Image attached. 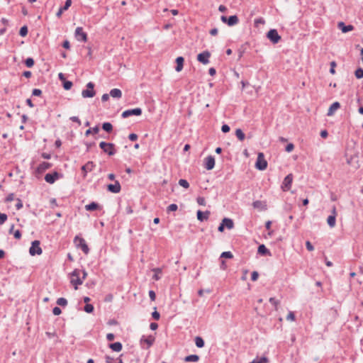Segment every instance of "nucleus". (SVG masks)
I'll return each mask as SVG.
<instances>
[{"label":"nucleus","instance_id":"obj_53","mask_svg":"<svg viewBox=\"0 0 363 363\" xmlns=\"http://www.w3.org/2000/svg\"><path fill=\"white\" fill-rule=\"evenodd\" d=\"M259 277V274L257 271H254L252 272V274H251V280L253 281H255L257 280Z\"/></svg>","mask_w":363,"mask_h":363},{"label":"nucleus","instance_id":"obj_11","mask_svg":"<svg viewBox=\"0 0 363 363\" xmlns=\"http://www.w3.org/2000/svg\"><path fill=\"white\" fill-rule=\"evenodd\" d=\"M74 35L78 41L86 42L87 34L83 30L82 27H77L74 32Z\"/></svg>","mask_w":363,"mask_h":363},{"label":"nucleus","instance_id":"obj_18","mask_svg":"<svg viewBox=\"0 0 363 363\" xmlns=\"http://www.w3.org/2000/svg\"><path fill=\"white\" fill-rule=\"evenodd\" d=\"M51 167H52L51 163H49L47 162H43L37 167L36 172L38 174H42L44 172H45L47 169H50Z\"/></svg>","mask_w":363,"mask_h":363},{"label":"nucleus","instance_id":"obj_33","mask_svg":"<svg viewBox=\"0 0 363 363\" xmlns=\"http://www.w3.org/2000/svg\"><path fill=\"white\" fill-rule=\"evenodd\" d=\"M102 129L107 133H111L113 130V125L109 122H104L102 124Z\"/></svg>","mask_w":363,"mask_h":363},{"label":"nucleus","instance_id":"obj_1","mask_svg":"<svg viewBox=\"0 0 363 363\" xmlns=\"http://www.w3.org/2000/svg\"><path fill=\"white\" fill-rule=\"evenodd\" d=\"M73 242L77 248H79L85 255L89 253V248L85 241V240L80 235H76L74 238Z\"/></svg>","mask_w":363,"mask_h":363},{"label":"nucleus","instance_id":"obj_30","mask_svg":"<svg viewBox=\"0 0 363 363\" xmlns=\"http://www.w3.org/2000/svg\"><path fill=\"white\" fill-rule=\"evenodd\" d=\"M194 341H195V344H196L197 347L202 348V347H204L205 342H204L203 339L201 337L196 336L195 337Z\"/></svg>","mask_w":363,"mask_h":363},{"label":"nucleus","instance_id":"obj_23","mask_svg":"<svg viewBox=\"0 0 363 363\" xmlns=\"http://www.w3.org/2000/svg\"><path fill=\"white\" fill-rule=\"evenodd\" d=\"M184 59L182 56L177 57L176 58L177 66L175 67V70L177 72H180L182 70V69L184 67Z\"/></svg>","mask_w":363,"mask_h":363},{"label":"nucleus","instance_id":"obj_35","mask_svg":"<svg viewBox=\"0 0 363 363\" xmlns=\"http://www.w3.org/2000/svg\"><path fill=\"white\" fill-rule=\"evenodd\" d=\"M235 135L236 137L238 138L239 140L240 141H242L244 140L245 138V133H243V131L238 128L235 130Z\"/></svg>","mask_w":363,"mask_h":363},{"label":"nucleus","instance_id":"obj_34","mask_svg":"<svg viewBox=\"0 0 363 363\" xmlns=\"http://www.w3.org/2000/svg\"><path fill=\"white\" fill-rule=\"evenodd\" d=\"M335 216L331 215L328 217L327 223L330 227L333 228L335 225Z\"/></svg>","mask_w":363,"mask_h":363},{"label":"nucleus","instance_id":"obj_57","mask_svg":"<svg viewBox=\"0 0 363 363\" xmlns=\"http://www.w3.org/2000/svg\"><path fill=\"white\" fill-rule=\"evenodd\" d=\"M152 317L153 319L158 320L160 318V314L157 311H155L152 313Z\"/></svg>","mask_w":363,"mask_h":363},{"label":"nucleus","instance_id":"obj_28","mask_svg":"<svg viewBox=\"0 0 363 363\" xmlns=\"http://www.w3.org/2000/svg\"><path fill=\"white\" fill-rule=\"evenodd\" d=\"M100 208L99 205L96 202H91L85 206V209L88 211H93Z\"/></svg>","mask_w":363,"mask_h":363},{"label":"nucleus","instance_id":"obj_46","mask_svg":"<svg viewBox=\"0 0 363 363\" xmlns=\"http://www.w3.org/2000/svg\"><path fill=\"white\" fill-rule=\"evenodd\" d=\"M220 257L221 258H228V259H231L233 257V255L232 254L231 252L230 251H228V252H222L221 255H220Z\"/></svg>","mask_w":363,"mask_h":363},{"label":"nucleus","instance_id":"obj_13","mask_svg":"<svg viewBox=\"0 0 363 363\" xmlns=\"http://www.w3.org/2000/svg\"><path fill=\"white\" fill-rule=\"evenodd\" d=\"M95 167L96 164L92 161H89L84 165H83L81 167L83 178H86L87 173L91 172Z\"/></svg>","mask_w":363,"mask_h":363},{"label":"nucleus","instance_id":"obj_17","mask_svg":"<svg viewBox=\"0 0 363 363\" xmlns=\"http://www.w3.org/2000/svg\"><path fill=\"white\" fill-rule=\"evenodd\" d=\"M215 166V159L213 156L209 155L205 158V167L207 170H211Z\"/></svg>","mask_w":363,"mask_h":363},{"label":"nucleus","instance_id":"obj_42","mask_svg":"<svg viewBox=\"0 0 363 363\" xmlns=\"http://www.w3.org/2000/svg\"><path fill=\"white\" fill-rule=\"evenodd\" d=\"M179 184L185 189H188L189 187V183L188 182L187 180L184 179H181L179 180Z\"/></svg>","mask_w":363,"mask_h":363},{"label":"nucleus","instance_id":"obj_40","mask_svg":"<svg viewBox=\"0 0 363 363\" xmlns=\"http://www.w3.org/2000/svg\"><path fill=\"white\" fill-rule=\"evenodd\" d=\"M94 306L92 304L87 303L84 306V310L87 313H91L94 311Z\"/></svg>","mask_w":363,"mask_h":363},{"label":"nucleus","instance_id":"obj_22","mask_svg":"<svg viewBox=\"0 0 363 363\" xmlns=\"http://www.w3.org/2000/svg\"><path fill=\"white\" fill-rule=\"evenodd\" d=\"M257 252L263 256H271L272 255L269 250L263 244L259 245Z\"/></svg>","mask_w":363,"mask_h":363},{"label":"nucleus","instance_id":"obj_48","mask_svg":"<svg viewBox=\"0 0 363 363\" xmlns=\"http://www.w3.org/2000/svg\"><path fill=\"white\" fill-rule=\"evenodd\" d=\"M178 209V206L177 204L175 203H172L170 204L167 208V213L170 212V211H176Z\"/></svg>","mask_w":363,"mask_h":363},{"label":"nucleus","instance_id":"obj_63","mask_svg":"<svg viewBox=\"0 0 363 363\" xmlns=\"http://www.w3.org/2000/svg\"><path fill=\"white\" fill-rule=\"evenodd\" d=\"M149 296L151 301H155L156 298V294L154 291L150 290L149 291Z\"/></svg>","mask_w":363,"mask_h":363},{"label":"nucleus","instance_id":"obj_9","mask_svg":"<svg viewBox=\"0 0 363 363\" xmlns=\"http://www.w3.org/2000/svg\"><path fill=\"white\" fill-rule=\"evenodd\" d=\"M220 20L223 23H227L229 26H233L239 22L238 17L236 15L230 16L229 17L222 16L220 17Z\"/></svg>","mask_w":363,"mask_h":363},{"label":"nucleus","instance_id":"obj_43","mask_svg":"<svg viewBox=\"0 0 363 363\" xmlns=\"http://www.w3.org/2000/svg\"><path fill=\"white\" fill-rule=\"evenodd\" d=\"M354 75L357 79L363 78V69L361 67L357 69L354 72Z\"/></svg>","mask_w":363,"mask_h":363},{"label":"nucleus","instance_id":"obj_37","mask_svg":"<svg viewBox=\"0 0 363 363\" xmlns=\"http://www.w3.org/2000/svg\"><path fill=\"white\" fill-rule=\"evenodd\" d=\"M252 363H269V359L265 357H262L260 358H256L252 362Z\"/></svg>","mask_w":363,"mask_h":363},{"label":"nucleus","instance_id":"obj_64","mask_svg":"<svg viewBox=\"0 0 363 363\" xmlns=\"http://www.w3.org/2000/svg\"><path fill=\"white\" fill-rule=\"evenodd\" d=\"M72 121L77 123L79 125H81V121L77 116H72L69 118Z\"/></svg>","mask_w":363,"mask_h":363},{"label":"nucleus","instance_id":"obj_44","mask_svg":"<svg viewBox=\"0 0 363 363\" xmlns=\"http://www.w3.org/2000/svg\"><path fill=\"white\" fill-rule=\"evenodd\" d=\"M34 60L32 57H28L25 61V65L28 67H32L34 65Z\"/></svg>","mask_w":363,"mask_h":363},{"label":"nucleus","instance_id":"obj_25","mask_svg":"<svg viewBox=\"0 0 363 363\" xmlns=\"http://www.w3.org/2000/svg\"><path fill=\"white\" fill-rule=\"evenodd\" d=\"M338 27L341 29L342 33H347L353 30L354 27L352 25H345L343 22L338 23Z\"/></svg>","mask_w":363,"mask_h":363},{"label":"nucleus","instance_id":"obj_54","mask_svg":"<svg viewBox=\"0 0 363 363\" xmlns=\"http://www.w3.org/2000/svg\"><path fill=\"white\" fill-rule=\"evenodd\" d=\"M230 130V128L228 125L227 124H223L221 127V130L223 133H228Z\"/></svg>","mask_w":363,"mask_h":363},{"label":"nucleus","instance_id":"obj_15","mask_svg":"<svg viewBox=\"0 0 363 363\" xmlns=\"http://www.w3.org/2000/svg\"><path fill=\"white\" fill-rule=\"evenodd\" d=\"M61 177V175L57 172H54L52 173H48L45 176V180L46 182L49 184H54L56 180Z\"/></svg>","mask_w":363,"mask_h":363},{"label":"nucleus","instance_id":"obj_14","mask_svg":"<svg viewBox=\"0 0 363 363\" xmlns=\"http://www.w3.org/2000/svg\"><path fill=\"white\" fill-rule=\"evenodd\" d=\"M210 57L211 53L208 50H206L197 55V60L203 65H207L209 62Z\"/></svg>","mask_w":363,"mask_h":363},{"label":"nucleus","instance_id":"obj_56","mask_svg":"<svg viewBox=\"0 0 363 363\" xmlns=\"http://www.w3.org/2000/svg\"><path fill=\"white\" fill-rule=\"evenodd\" d=\"M306 249H307L308 251H310V252H311V251H313V250H314V247H313V245L311 244V242L310 241H308V240L306 242Z\"/></svg>","mask_w":363,"mask_h":363},{"label":"nucleus","instance_id":"obj_6","mask_svg":"<svg viewBox=\"0 0 363 363\" xmlns=\"http://www.w3.org/2000/svg\"><path fill=\"white\" fill-rule=\"evenodd\" d=\"M155 340V338L152 335H149L147 337L143 335L140 342L143 348L148 349L153 345Z\"/></svg>","mask_w":363,"mask_h":363},{"label":"nucleus","instance_id":"obj_36","mask_svg":"<svg viewBox=\"0 0 363 363\" xmlns=\"http://www.w3.org/2000/svg\"><path fill=\"white\" fill-rule=\"evenodd\" d=\"M57 304L60 306L65 307L67 305V300L65 298H59L57 300Z\"/></svg>","mask_w":363,"mask_h":363},{"label":"nucleus","instance_id":"obj_24","mask_svg":"<svg viewBox=\"0 0 363 363\" xmlns=\"http://www.w3.org/2000/svg\"><path fill=\"white\" fill-rule=\"evenodd\" d=\"M221 223L224 227H226L228 230H231L234 228L233 220L230 218H224Z\"/></svg>","mask_w":363,"mask_h":363},{"label":"nucleus","instance_id":"obj_8","mask_svg":"<svg viewBox=\"0 0 363 363\" xmlns=\"http://www.w3.org/2000/svg\"><path fill=\"white\" fill-rule=\"evenodd\" d=\"M294 176L292 174H289L282 182L281 188L284 191H288L291 189L293 182Z\"/></svg>","mask_w":363,"mask_h":363},{"label":"nucleus","instance_id":"obj_58","mask_svg":"<svg viewBox=\"0 0 363 363\" xmlns=\"http://www.w3.org/2000/svg\"><path fill=\"white\" fill-rule=\"evenodd\" d=\"M286 320H291V321H294L295 320V315H294V312L290 311L289 313V314L286 316Z\"/></svg>","mask_w":363,"mask_h":363},{"label":"nucleus","instance_id":"obj_5","mask_svg":"<svg viewBox=\"0 0 363 363\" xmlns=\"http://www.w3.org/2000/svg\"><path fill=\"white\" fill-rule=\"evenodd\" d=\"M40 242L39 240H34L31 243V246L29 249V253L32 256H35L36 255H40L43 253V250L40 246Z\"/></svg>","mask_w":363,"mask_h":363},{"label":"nucleus","instance_id":"obj_3","mask_svg":"<svg viewBox=\"0 0 363 363\" xmlns=\"http://www.w3.org/2000/svg\"><path fill=\"white\" fill-rule=\"evenodd\" d=\"M80 272L81 271L79 269H75L71 273V283L74 285L75 289H77L78 286L83 283L82 279L80 278Z\"/></svg>","mask_w":363,"mask_h":363},{"label":"nucleus","instance_id":"obj_55","mask_svg":"<svg viewBox=\"0 0 363 363\" xmlns=\"http://www.w3.org/2000/svg\"><path fill=\"white\" fill-rule=\"evenodd\" d=\"M42 94V91L39 89H34L32 91V95L35 96H40Z\"/></svg>","mask_w":363,"mask_h":363},{"label":"nucleus","instance_id":"obj_61","mask_svg":"<svg viewBox=\"0 0 363 363\" xmlns=\"http://www.w3.org/2000/svg\"><path fill=\"white\" fill-rule=\"evenodd\" d=\"M138 135L135 134V133H130L129 135H128V139L131 141H135L137 140L138 139Z\"/></svg>","mask_w":363,"mask_h":363},{"label":"nucleus","instance_id":"obj_60","mask_svg":"<svg viewBox=\"0 0 363 363\" xmlns=\"http://www.w3.org/2000/svg\"><path fill=\"white\" fill-rule=\"evenodd\" d=\"M13 236L17 240H20L21 238V233L19 230H16L14 233H13Z\"/></svg>","mask_w":363,"mask_h":363},{"label":"nucleus","instance_id":"obj_7","mask_svg":"<svg viewBox=\"0 0 363 363\" xmlns=\"http://www.w3.org/2000/svg\"><path fill=\"white\" fill-rule=\"evenodd\" d=\"M87 89H84L82 91V96L84 98H92L95 96L96 92L94 90V84L91 82L86 84Z\"/></svg>","mask_w":363,"mask_h":363},{"label":"nucleus","instance_id":"obj_26","mask_svg":"<svg viewBox=\"0 0 363 363\" xmlns=\"http://www.w3.org/2000/svg\"><path fill=\"white\" fill-rule=\"evenodd\" d=\"M110 96L114 99H119L122 97V91L121 89L115 88L110 91Z\"/></svg>","mask_w":363,"mask_h":363},{"label":"nucleus","instance_id":"obj_41","mask_svg":"<svg viewBox=\"0 0 363 363\" xmlns=\"http://www.w3.org/2000/svg\"><path fill=\"white\" fill-rule=\"evenodd\" d=\"M62 82H63V88L65 90H69L73 85V84L71 81L65 80Z\"/></svg>","mask_w":363,"mask_h":363},{"label":"nucleus","instance_id":"obj_27","mask_svg":"<svg viewBox=\"0 0 363 363\" xmlns=\"http://www.w3.org/2000/svg\"><path fill=\"white\" fill-rule=\"evenodd\" d=\"M109 347L114 352H120L123 348V345L120 342L111 343Z\"/></svg>","mask_w":363,"mask_h":363},{"label":"nucleus","instance_id":"obj_29","mask_svg":"<svg viewBox=\"0 0 363 363\" xmlns=\"http://www.w3.org/2000/svg\"><path fill=\"white\" fill-rule=\"evenodd\" d=\"M199 359V356L197 354H190L185 357L184 361L186 362H197Z\"/></svg>","mask_w":363,"mask_h":363},{"label":"nucleus","instance_id":"obj_2","mask_svg":"<svg viewBox=\"0 0 363 363\" xmlns=\"http://www.w3.org/2000/svg\"><path fill=\"white\" fill-rule=\"evenodd\" d=\"M99 147L103 150L104 152L106 153L108 156H113L117 152L115 144L111 143L101 141L99 143Z\"/></svg>","mask_w":363,"mask_h":363},{"label":"nucleus","instance_id":"obj_21","mask_svg":"<svg viewBox=\"0 0 363 363\" xmlns=\"http://www.w3.org/2000/svg\"><path fill=\"white\" fill-rule=\"evenodd\" d=\"M71 4H72V0H66L65 5L63 6L60 7L58 11L57 12V13H56L57 17L60 18L62 13L65 11H67L70 7Z\"/></svg>","mask_w":363,"mask_h":363},{"label":"nucleus","instance_id":"obj_16","mask_svg":"<svg viewBox=\"0 0 363 363\" xmlns=\"http://www.w3.org/2000/svg\"><path fill=\"white\" fill-rule=\"evenodd\" d=\"M107 190L111 193L117 194L121 190V186L118 181H115L114 184L107 185Z\"/></svg>","mask_w":363,"mask_h":363},{"label":"nucleus","instance_id":"obj_45","mask_svg":"<svg viewBox=\"0 0 363 363\" xmlns=\"http://www.w3.org/2000/svg\"><path fill=\"white\" fill-rule=\"evenodd\" d=\"M269 303L271 304H272L274 308H275V310H277V306L279 304V300H277L274 297H271L269 300Z\"/></svg>","mask_w":363,"mask_h":363},{"label":"nucleus","instance_id":"obj_49","mask_svg":"<svg viewBox=\"0 0 363 363\" xmlns=\"http://www.w3.org/2000/svg\"><path fill=\"white\" fill-rule=\"evenodd\" d=\"M197 203L200 206H206V200L204 197L199 196L196 199Z\"/></svg>","mask_w":363,"mask_h":363},{"label":"nucleus","instance_id":"obj_32","mask_svg":"<svg viewBox=\"0 0 363 363\" xmlns=\"http://www.w3.org/2000/svg\"><path fill=\"white\" fill-rule=\"evenodd\" d=\"M99 132V125H96V126H94L93 128H91L86 130V132H85V135L88 136L90 134H91V133L97 134Z\"/></svg>","mask_w":363,"mask_h":363},{"label":"nucleus","instance_id":"obj_10","mask_svg":"<svg viewBox=\"0 0 363 363\" xmlns=\"http://www.w3.org/2000/svg\"><path fill=\"white\" fill-rule=\"evenodd\" d=\"M267 37L274 44L278 43L281 40V36L279 35L276 29L269 30L267 33Z\"/></svg>","mask_w":363,"mask_h":363},{"label":"nucleus","instance_id":"obj_51","mask_svg":"<svg viewBox=\"0 0 363 363\" xmlns=\"http://www.w3.org/2000/svg\"><path fill=\"white\" fill-rule=\"evenodd\" d=\"M337 64L335 61H332L330 62V73L332 74H335V67H336Z\"/></svg>","mask_w":363,"mask_h":363},{"label":"nucleus","instance_id":"obj_4","mask_svg":"<svg viewBox=\"0 0 363 363\" xmlns=\"http://www.w3.org/2000/svg\"><path fill=\"white\" fill-rule=\"evenodd\" d=\"M255 167L261 171H263L267 167V162L264 158L263 152H259L257 155V161L255 163Z\"/></svg>","mask_w":363,"mask_h":363},{"label":"nucleus","instance_id":"obj_31","mask_svg":"<svg viewBox=\"0 0 363 363\" xmlns=\"http://www.w3.org/2000/svg\"><path fill=\"white\" fill-rule=\"evenodd\" d=\"M252 206L255 208H259L261 210L266 209V205L261 201H255L252 203Z\"/></svg>","mask_w":363,"mask_h":363},{"label":"nucleus","instance_id":"obj_20","mask_svg":"<svg viewBox=\"0 0 363 363\" xmlns=\"http://www.w3.org/2000/svg\"><path fill=\"white\" fill-rule=\"evenodd\" d=\"M340 108V104L338 101H335L331 104L330 106L327 116H332L334 115L335 112Z\"/></svg>","mask_w":363,"mask_h":363},{"label":"nucleus","instance_id":"obj_52","mask_svg":"<svg viewBox=\"0 0 363 363\" xmlns=\"http://www.w3.org/2000/svg\"><path fill=\"white\" fill-rule=\"evenodd\" d=\"M62 313V310L57 307V306H55L52 309V313L55 315H60Z\"/></svg>","mask_w":363,"mask_h":363},{"label":"nucleus","instance_id":"obj_38","mask_svg":"<svg viewBox=\"0 0 363 363\" xmlns=\"http://www.w3.org/2000/svg\"><path fill=\"white\" fill-rule=\"evenodd\" d=\"M28 32V27H27L26 26H22V27L20 28V30H19V35H20L21 37H25V36H26V35H27Z\"/></svg>","mask_w":363,"mask_h":363},{"label":"nucleus","instance_id":"obj_12","mask_svg":"<svg viewBox=\"0 0 363 363\" xmlns=\"http://www.w3.org/2000/svg\"><path fill=\"white\" fill-rule=\"evenodd\" d=\"M142 109L140 108H135L133 109H128L124 111L121 116L123 118H126L130 116H140L142 114Z\"/></svg>","mask_w":363,"mask_h":363},{"label":"nucleus","instance_id":"obj_62","mask_svg":"<svg viewBox=\"0 0 363 363\" xmlns=\"http://www.w3.org/2000/svg\"><path fill=\"white\" fill-rule=\"evenodd\" d=\"M16 208L17 210H19L23 208V202L21 199H17V203L16 204Z\"/></svg>","mask_w":363,"mask_h":363},{"label":"nucleus","instance_id":"obj_50","mask_svg":"<svg viewBox=\"0 0 363 363\" xmlns=\"http://www.w3.org/2000/svg\"><path fill=\"white\" fill-rule=\"evenodd\" d=\"M8 218V216L6 213H0V225L4 224Z\"/></svg>","mask_w":363,"mask_h":363},{"label":"nucleus","instance_id":"obj_59","mask_svg":"<svg viewBox=\"0 0 363 363\" xmlns=\"http://www.w3.org/2000/svg\"><path fill=\"white\" fill-rule=\"evenodd\" d=\"M294 149V144L292 143H289L286 147H285V150L288 152H291Z\"/></svg>","mask_w":363,"mask_h":363},{"label":"nucleus","instance_id":"obj_39","mask_svg":"<svg viewBox=\"0 0 363 363\" xmlns=\"http://www.w3.org/2000/svg\"><path fill=\"white\" fill-rule=\"evenodd\" d=\"M153 271L155 272V274L153 275V279L156 281L160 279V276L159 274L162 273V269L160 268H155L153 269Z\"/></svg>","mask_w":363,"mask_h":363},{"label":"nucleus","instance_id":"obj_47","mask_svg":"<svg viewBox=\"0 0 363 363\" xmlns=\"http://www.w3.org/2000/svg\"><path fill=\"white\" fill-rule=\"evenodd\" d=\"M254 23H255V26L256 27H257L259 26V24H264L265 21L263 18L260 17V18H255L254 21Z\"/></svg>","mask_w":363,"mask_h":363},{"label":"nucleus","instance_id":"obj_19","mask_svg":"<svg viewBox=\"0 0 363 363\" xmlns=\"http://www.w3.org/2000/svg\"><path fill=\"white\" fill-rule=\"evenodd\" d=\"M211 214V212L209 211H206L204 212L199 210L196 213L197 219L203 222L204 220H207L208 219V217Z\"/></svg>","mask_w":363,"mask_h":363}]
</instances>
